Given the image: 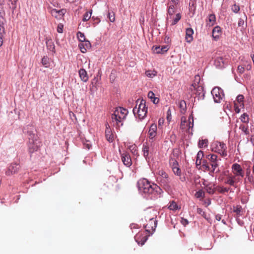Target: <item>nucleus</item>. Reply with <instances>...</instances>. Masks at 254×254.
Returning a JSON list of instances; mask_svg holds the SVG:
<instances>
[{"label": "nucleus", "instance_id": "1", "mask_svg": "<svg viewBox=\"0 0 254 254\" xmlns=\"http://www.w3.org/2000/svg\"><path fill=\"white\" fill-rule=\"evenodd\" d=\"M138 190L144 193L151 194L154 197H160L162 190L157 185L151 184L147 179H142L137 182Z\"/></svg>", "mask_w": 254, "mask_h": 254}, {"label": "nucleus", "instance_id": "2", "mask_svg": "<svg viewBox=\"0 0 254 254\" xmlns=\"http://www.w3.org/2000/svg\"><path fill=\"white\" fill-rule=\"evenodd\" d=\"M28 142L27 143L28 151L30 153L39 150L42 145L37 134L34 133L31 131H28Z\"/></svg>", "mask_w": 254, "mask_h": 254}, {"label": "nucleus", "instance_id": "3", "mask_svg": "<svg viewBox=\"0 0 254 254\" xmlns=\"http://www.w3.org/2000/svg\"><path fill=\"white\" fill-rule=\"evenodd\" d=\"M136 103V105L133 109V113L140 120H143L146 116L147 113V107L146 105V101L143 99L141 100L138 99Z\"/></svg>", "mask_w": 254, "mask_h": 254}, {"label": "nucleus", "instance_id": "4", "mask_svg": "<svg viewBox=\"0 0 254 254\" xmlns=\"http://www.w3.org/2000/svg\"><path fill=\"white\" fill-rule=\"evenodd\" d=\"M157 181L166 190L170 189V179L168 174L163 170L158 171Z\"/></svg>", "mask_w": 254, "mask_h": 254}, {"label": "nucleus", "instance_id": "5", "mask_svg": "<svg viewBox=\"0 0 254 254\" xmlns=\"http://www.w3.org/2000/svg\"><path fill=\"white\" fill-rule=\"evenodd\" d=\"M226 149V144L223 142L215 141L212 145V150L220 154L222 156H227Z\"/></svg>", "mask_w": 254, "mask_h": 254}, {"label": "nucleus", "instance_id": "6", "mask_svg": "<svg viewBox=\"0 0 254 254\" xmlns=\"http://www.w3.org/2000/svg\"><path fill=\"white\" fill-rule=\"evenodd\" d=\"M211 94L214 102L216 103H220L224 97L223 90L217 87H215L212 89Z\"/></svg>", "mask_w": 254, "mask_h": 254}, {"label": "nucleus", "instance_id": "7", "mask_svg": "<svg viewBox=\"0 0 254 254\" xmlns=\"http://www.w3.org/2000/svg\"><path fill=\"white\" fill-rule=\"evenodd\" d=\"M157 221L154 218L149 219L147 224L144 225L146 232L148 233V236L151 235L155 230L157 226Z\"/></svg>", "mask_w": 254, "mask_h": 254}, {"label": "nucleus", "instance_id": "8", "mask_svg": "<svg viewBox=\"0 0 254 254\" xmlns=\"http://www.w3.org/2000/svg\"><path fill=\"white\" fill-rule=\"evenodd\" d=\"M232 172L233 174V176L242 180L244 176V171L240 165L235 163L232 166Z\"/></svg>", "mask_w": 254, "mask_h": 254}, {"label": "nucleus", "instance_id": "9", "mask_svg": "<svg viewBox=\"0 0 254 254\" xmlns=\"http://www.w3.org/2000/svg\"><path fill=\"white\" fill-rule=\"evenodd\" d=\"M208 159L210 162V165L212 168V170L211 173H218L220 172L219 169L216 170V168L218 167V156L215 154H211L207 156Z\"/></svg>", "mask_w": 254, "mask_h": 254}, {"label": "nucleus", "instance_id": "10", "mask_svg": "<svg viewBox=\"0 0 254 254\" xmlns=\"http://www.w3.org/2000/svg\"><path fill=\"white\" fill-rule=\"evenodd\" d=\"M121 160L124 164L127 167H129L132 165V160L128 152L123 151L121 152L120 150Z\"/></svg>", "mask_w": 254, "mask_h": 254}, {"label": "nucleus", "instance_id": "11", "mask_svg": "<svg viewBox=\"0 0 254 254\" xmlns=\"http://www.w3.org/2000/svg\"><path fill=\"white\" fill-rule=\"evenodd\" d=\"M228 60L222 57H219L216 58L214 61V65L217 68H222L225 67L227 65Z\"/></svg>", "mask_w": 254, "mask_h": 254}, {"label": "nucleus", "instance_id": "12", "mask_svg": "<svg viewBox=\"0 0 254 254\" xmlns=\"http://www.w3.org/2000/svg\"><path fill=\"white\" fill-rule=\"evenodd\" d=\"M115 111V116H117V115L118 118L120 120H123V121L126 119L128 114V111L126 109L120 107L117 108Z\"/></svg>", "mask_w": 254, "mask_h": 254}, {"label": "nucleus", "instance_id": "13", "mask_svg": "<svg viewBox=\"0 0 254 254\" xmlns=\"http://www.w3.org/2000/svg\"><path fill=\"white\" fill-rule=\"evenodd\" d=\"M148 236V235H146L143 233H138L135 236L134 239L138 244L142 246L144 244L145 242L147 240Z\"/></svg>", "mask_w": 254, "mask_h": 254}, {"label": "nucleus", "instance_id": "14", "mask_svg": "<svg viewBox=\"0 0 254 254\" xmlns=\"http://www.w3.org/2000/svg\"><path fill=\"white\" fill-rule=\"evenodd\" d=\"M240 181H241V179L234 177L232 175H230L227 178L224 183L237 188L236 184Z\"/></svg>", "mask_w": 254, "mask_h": 254}, {"label": "nucleus", "instance_id": "15", "mask_svg": "<svg viewBox=\"0 0 254 254\" xmlns=\"http://www.w3.org/2000/svg\"><path fill=\"white\" fill-rule=\"evenodd\" d=\"M247 16L245 13L244 15L239 19L238 25L241 27V31L242 32L244 31L247 26Z\"/></svg>", "mask_w": 254, "mask_h": 254}, {"label": "nucleus", "instance_id": "16", "mask_svg": "<svg viewBox=\"0 0 254 254\" xmlns=\"http://www.w3.org/2000/svg\"><path fill=\"white\" fill-rule=\"evenodd\" d=\"M78 47L82 53H85L87 50L91 48V45L89 41L85 40L84 42H80Z\"/></svg>", "mask_w": 254, "mask_h": 254}, {"label": "nucleus", "instance_id": "17", "mask_svg": "<svg viewBox=\"0 0 254 254\" xmlns=\"http://www.w3.org/2000/svg\"><path fill=\"white\" fill-rule=\"evenodd\" d=\"M195 91V97L197 98L198 100L203 99L205 96V93L204 92L203 88L202 86L201 85H198L196 87Z\"/></svg>", "mask_w": 254, "mask_h": 254}, {"label": "nucleus", "instance_id": "18", "mask_svg": "<svg viewBox=\"0 0 254 254\" xmlns=\"http://www.w3.org/2000/svg\"><path fill=\"white\" fill-rule=\"evenodd\" d=\"M105 136L109 142H112L114 141V134L112 133L111 129L108 125H106V128L105 130Z\"/></svg>", "mask_w": 254, "mask_h": 254}, {"label": "nucleus", "instance_id": "19", "mask_svg": "<svg viewBox=\"0 0 254 254\" xmlns=\"http://www.w3.org/2000/svg\"><path fill=\"white\" fill-rule=\"evenodd\" d=\"M222 34L221 28L219 26H215L212 30V37L215 40H217Z\"/></svg>", "mask_w": 254, "mask_h": 254}, {"label": "nucleus", "instance_id": "20", "mask_svg": "<svg viewBox=\"0 0 254 254\" xmlns=\"http://www.w3.org/2000/svg\"><path fill=\"white\" fill-rule=\"evenodd\" d=\"M168 49V46H164L161 48L160 46H153L152 48L153 52L156 54H163L167 52Z\"/></svg>", "mask_w": 254, "mask_h": 254}, {"label": "nucleus", "instance_id": "21", "mask_svg": "<svg viewBox=\"0 0 254 254\" xmlns=\"http://www.w3.org/2000/svg\"><path fill=\"white\" fill-rule=\"evenodd\" d=\"M193 30L191 28L186 29V40L187 42L190 43L193 40L192 35Z\"/></svg>", "mask_w": 254, "mask_h": 254}, {"label": "nucleus", "instance_id": "22", "mask_svg": "<svg viewBox=\"0 0 254 254\" xmlns=\"http://www.w3.org/2000/svg\"><path fill=\"white\" fill-rule=\"evenodd\" d=\"M115 115V111H114V113L112 115V122L118 127H120V126H123V120H120L118 118V116Z\"/></svg>", "mask_w": 254, "mask_h": 254}, {"label": "nucleus", "instance_id": "23", "mask_svg": "<svg viewBox=\"0 0 254 254\" xmlns=\"http://www.w3.org/2000/svg\"><path fill=\"white\" fill-rule=\"evenodd\" d=\"M215 190L220 193H225V192H228L229 191L232 192H234L230 187H224L220 186H216L215 187Z\"/></svg>", "mask_w": 254, "mask_h": 254}, {"label": "nucleus", "instance_id": "24", "mask_svg": "<svg viewBox=\"0 0 254 254\" xmlns=\"http://www.w3.org/2000/svg\"><path fill=\"white\" fill-rule=\"evenodd\" d=\"M157 126L155 124L150 126L148 131V135L150 138H153L156 135Z\"/></svg>", "mask_w": 254, "mask_h": 254}, {"label": "nucleus", "instance_id": "25", "mask_svg": "<svg viewBox=\"0 0 254 254\" xmlns=\"http://www.w3.org/2000/svg\"><path fill=\"white\" fill-rule=\"evenodd\" d=\"M46 43L48 50L52 52L55 53V46L52 40L47 38Z\"/></svg>", "mask_w": 254, "mask_h": 254}, {"label": "nucleus", "instance_id": "26", "mask_svg": "<svg viewBox=\"0 0 254 254\" xmlns=\"http://www.w3.org/2000/svg\"><path fill=\"white\" fill-rule=\"evenodd\" d=\"M79 75L83 82H86L88 80L87 72L84 69L81 68L79 70Z\"/></svg>", "mask_w": 254, "mask_h": 254}, {"label": "nucleus", "instance_id": "27", "mask_svg": "<svg viewBox=\"0 0 254 254\" xmlns=\"http://www.w3.org/2000/svg\"><path fill=\"white\" fill-rule=\"evenodd\" d=\"M19 165L16 163H12L8 168V171L11 172V174H15L17 173L19 169Z\"/></svg>", "mask_w": 254, "mask_h": 254}, {"label": "nucleus", "instance_id": "28", "mask_svg": "<svg viewBox=\"0 0 254 254\" xmlns=\"http://www.w3.org/2000/svg\"><path fill=\"white\" fill-rule=\"evenodd\" d=\"M147 96L154 104H157L159 102V99L155 97V94L152 91H149Z\"/></svg>", "mask_w": 254, "mask_h": 254}, {"label": "nucleus", "instance_id": "29", "mask_svg": "<svg viewBox=\"0 0 254 254\" xmlns=\"http://www.w3.org/2000/svg\"><path fill=\"white\" fill-rule=\"evenodd\" d=\"M203 156V152L202 151H199L196 155V160L195 164L196 166L200 165L201 164V159Z\"/></svg>", "mask_w": 254, "mask_h": 254}, {"label": "nucleus", "instance_id": "30", "mask_svg": "<svg viewBox=\"0 0 254 254\" xmlns=\"http://www.w3.org/2000/svg\"><path fill=\"white\" fill-rule=\"evenodd\" d=\"M216 21L215 15L214 14H210L208 17L207 24L210 26H213Z\"/></svg>", "mask_w": 254, "mask_h": 254}, {"label": "nucleus", "instance_id": "31", "mask_svg": "<svg viewBox=\"0 0 254 254\" xmlns=\"http://www.w3.org/2000/svg\"><path fill=\"white\" fill-rule=\"evenodd\" d=\"M181 18V15L180 13H177L175 16L174 15L171 19H170L169 22H171L172 25H175Z\"/></svg>", "mask_w": 254, "mask_h": 254}, {"label": "nucleus", "instance_id": "32", "mask_svg": "<svg viewBox=\"0 0 254 254\" xmlns=\"http://www.w3.org/2000/svg\"><path fill=\"white\" fill-rule=\"evenodd\" d=\"M233 211L236 213L238 216L242 215L243 208L240 205H237L233 206Z\"/></svg>", "mask_w": 254, "mask_h": 254}, {"label": "nucleus", "instance_id": "33", "mask_svg": "<svg viewBox=\"0 0 254 254\" xmlns=\"http://www.w3.org/2000/svg\"><path fill=\"white\" fill-rule=\"evenodd\" d=\"M175 12V9H169L168 8L167 10V16L166 18L167 22L168 23L169 22L170 19H171L174 16V14Z\"/></svg>", "mask_w": 254, "mask_h": 254}, {"label": "nucleus", "instance_id": "34", "mask_svg": "<svg viewBox=\"0 0 254 254\" xmlns=\"http://www.w3.org/2000/svg\"><path fill=\"white\" fill-rule=\"evenodd\" d=\"M180 128L183 130L188 129V122L186 121V118L185 117L181 118Z\"/></svg>", "mask_w": 254, "mask_h": 254}, {"label": "nucleus", "instance_id": "35", "mask_svg": "<svg viewBox=\"0 0 254 254\" xmlns=\"http://www.w3.org/2000/svg\"><path fill=\"white\" fill-rule=\"evenodd\" d=\"M168 208L171 210L175 211L180 209V207H179V206L175 201H172L169 203Z\"/></svg>", "mask_w": 254, "mask_h": 254}, {"label": "nucleus", "instance_id": "36", "mask_svg": "<svg viewBox=\"0 0 254 254\" xmlns=\"http://www.w3.org/2000/svg\"><path fill=\"white\" fill-rule=\"evenodd\" d=\"M179 108L181 110V112L182 113H185L186 109H187V106L186 102L184 100H181L180 102L179 103Z\"/></svg>", "mask_w": 254, "mask_h": 254}, {"label": "nucleus", "instance_id": "37", "mask_svg": "<svg viewBox=\"0 0 254 254\" xmlns=\"http://www.w3.org/2000/svg\"><path fill=\"white\" fill-rule=\"evenodd\" d=\"M142 150L143 152V155L146 158L149 155V146L147 143L143 144Z\"/></svg>", "mask_w": 254, "mask_h": 254}, {"label": "nucleus", "instance_id": "38", "mask_svg": "<svg viewBox=\"0 0 254 254\" xmlns=\"http://www.w3.org/2000/svg\"><path fill=\"white\" fill-rule=\"evenodd\" d=\"M5 4L4 0H0V16L3 17L5 15L4 5Z\"/></svg>", "mask_w": 254, "mask_h": 254}, {"label": "nucleus", "instance_id": "39", "mask_svg": "<svg viewBox=\"0 0 254 254\" xmlns=\"http://www.w3.org/2000/svg\"><path fill=\"white\" fill-rule=\"evenodd\" d=\"M239 128L242 130V131L244 132V133L246 135H249L250 131L248 129V126H245L243 124H242L240 126Z\"/></svg>", "mask_w": 254, "mask_h": 254}, {"label": "nucleus", "instance_id": "40", "mask_svg": "<svg viewBox=\"0 0 254 254\" xmlns=\"http://www.w3.org/2000/svg\"><path fill=\"white\" fill-rule=\"evenodd\" d=\"M169 164L171 166L172 169L173 168V167H176L178 166H179L178 163L177 161L173 158H170L169 159Z\"/></svg>", "mask_w": 254, "mask_h": 254}, {"label": "nucleus", "instance_id": "41", "mask_svg": "<svg viewBox=\"0 0 254 254\" xmlns=\"http://www.w3.org/2000/svg\"><path fill=\"white\" fill-rule=\"evenodd\" d=\"M208 140L207 139H202L201 140H199L198 142V146L199 148H203L207 146L208 145Z\"/></svg>", "mask_w": 254, "mask_h": 254}, {"label": "nucleus", "instance_id": "42", "mask_svg": "<svg viewBox=\"0 0 254 254\" xmlns=\"http://www.w3.org/2000/svg\"><path fill=\"white\" fill-rule=\"evenodd\" d=\"M241 121L244 123H248L249 122V116L247 113H244L240 117Z\"/></svg>", "mask_w": 254, "mask_h": 254}, {"label": "nucleus", "instance_id": "43", "mask_svg": "<svg viewBox=\"0 0 254 254\" xmlns=\"http://www.w3.org/2000/svg\"><path fill=\"white\" fill-rule=\"evenodd\" d=\"M92 10H90L89 12H86L83 15L82 20L83 21H87L90 19L91 16Z\"/></svg>", "mask_w": 254, "mask_h": 254}, {"label": "nucleus", "instance_id": "44", "mask_svg": "<svg viewBox=\"0 0 254 254\" xmlns=\"http://www.w3.org/2000/svg\"><path fill=\"white\" fill-rule=\"evenodd\" d=\"M42 64L46 67H48L50 65L49 59L48 57H44L42 59Z\"/></svg>", "mask_w": 254, "mask_h": 254}, {"label": "nucleus", "instance_id": "45", "mask_svg": "<svg viewBox=\"0 0 254 254\" xmlns=\"http://www.w3.org/2000/svg\"><path fill=\"white\" fill-rule=\"evenodd\" d=\"M146 75L150 78H153L157 74V72L155 70H147L145 72Z\"/></svg>", "mask_w": 254, "mask_h": 254}, {"label": "nucleus", "instance_id": "46", "mask_svg": "<svg viewBox=\"0 0 254 254\" xmlns=\"http://www.w3.org/2000/svg\"><path fill=\"white\" fill-rule=\"evenodd\" d=\"M77 37L80 42H84L86 40L84 33L81 32H77Z\"/></svg>", "mask_w": 254, "mask_h": 254}, {"label": "nucleus", "instance_id": "47", "mask_svg": "<svg viewBox=\"0 0 254 254\" xmlns=\"http://www.w3.org/2000/svg\"><path fill=\"white\" fill-rule=\"evenodd\" d=\"M193 127V119L191 116H190L188 119V129L192 128Z\"/></svg>", "mask_w": 254, "mask_h": 254}, {"label": "nucleus", "instance_id": "48", "mask_svg": "<svg viewBox=\"0 0 254 254\" xmlns=\"http://www.w3.org/2000/svg\"><path fill=\"white\" fill-rule=\"evenodd\" d=\"M204 192L202 190H199L198 191H196L195 194V196L198 198H203L204 197Z\"/></svg>", "mask_w": 254, "mask_h": 254}, {"label": "nucleus", "instance_id": "49", "mask_svg": "<svg viewBox=\"0 0 254 254\" xmlns=\"http://www.w3.org/2000/svg\"><path fill=\"white\" fill-rule=\"evenodd\" d=\"M172 171L176 175L178 176H180L181 175V170L179 167V166L175 168L173 167V168L172 169Z\"/></svg>", "mask_w": 254, "mask_h": 254}, {"label": "nucleus", "instance_id": "50", "mask_svg": "<svg viewBox=\"0 0 254 254\" xmlns=\"http://www.w3.org/2000/svg\"><path fill=\"white\" fill-rule=\"evenodd\" d=\"M206 191L209 194H213L215 191V188H213L212 186H206Z\"/></svg>", "mask_w": 254, "mask_h": 254}, {"label": "nucleus", "instance_id": "51", "mask_svg": "<svg viewBox=\"0 0 254 254\" xmlns=\"http://www.w3.org/2000/svg\"><path fill=\"white\" fill-rule=\"evenodd\" d=\"M108 17L109 18V20L111 22H113L115 20V13L113 12L112 13L108 12Z\"/></svg>", "mask_w": 254, "mask_h": 254}, {"label": "nucleus", "instance_id": "52", "mask_svg": "<svg viewBox=\"0 0 254 254\" xmlns=\"http://www.w3.org/2000/svg\"><path fill=\"white\" fill-rule=\"evenodd\" d=\"M232 10L235 13H238L240 11V6L236 4H234L232 6Z\"/></svg>", "mask_w": 254, "mask_h": 254}, {"label": "nucleus", "instance_id": "53", "mask_svg": "<svg viewBox=\"0 0 254 254\" xmlns=\"http://www.w3.org/2000/svg\"><path fill=\"white\" fill-rule=\"evenodd\" d=\"M129 149L130 151L134 155L137 154V147L135 145H131L129 147Z\"/></svg>", "mask_w": 254, "mask_h": 254}, {"label": "nucleus", "instance_id": "54", "mask_svg": "<svg viewBox=\"0 0 254 254\" xmlns=\"http://www.w3.org/2000/svg\"><path fill=\"white\" fill-rule=\"evenodd\" d=\"M17 0H9V2H11V4L12 5V6L11 7V6H10V7L13 9H15V8H16V1H17ZM8 4L9 5H10V3H9Z\"/></svg>", "mask_w": 254, "mask_h": 254}, {"label": "nucleus", "instance_id": "55", "mask_svg": "<svg viewBox=\"0 0 254 254\" xmlns=\"http://www.w3.org/2000/svg\"><path fill=\"white\" fill-rule=\"evenodd\" d=\"M178 4H175L173 3L172 2H171L170 1H168V8L169 9H175L176 8V7L177 6Z\"/></svg>", "mask_w": 254, "mask_h": 254}, {"label": "nucleus", "instance_id": "56", "mask_svg": "<svg viewBox=\"0 0 254 254\" xmlns=\"http://www.w3.org/2000/svg\"><path fill=\"white\" fill-rule=\"evenodd\" d=\"M244 96L243 95H239L237 97V100L238 102L241 103L243 102Z\"/></svg>", "mask_w": 254, "mask_h": 254}, {"label": "nucleus", "instance_id": "57", "mask_svg": "<svg viewBox=\"0 0 254 254\" xmlns=\"http://www.w3.org/2000/svg\"><path fill=\"white\" fill-rule=\"evenodd\" d=\"M63 25L62 24H58V27H57L58 32H59L60 33H63Z\"/></svg>", "mask_w": 254, "mask_h": 254}, {"label": "nucleus", "instance_id": "58", "mask_svg": "<svg viewBox=\"0 0 254 254\" xmlns=\"http://www.w3.org/2000/svg\"><path fill=\"white\" fill-rule=\"evenodd\" d=\"M238 71L241 74L243 73L245 71V68L243 66L239 65L238 67Z\"/></svg>", "mask_w": 254, "mask_h": 254}, {"label": "nucleus", "instance_id": "59", "mask_svg": "<svg viewBox=\"0 0 254 254\" xmlns=\"http://www.w3.org/2000/svg\"><path fill=\"white\" fill-rule=\"evenodd\" d=\"M197 212L200 214L201 215L203 216L205 214V212L203 211V210H202V209L200 208H198L197 209Z\"/></svg>", "mask_w": 254, "mask_h": 254}, {"label": "nucleus", "instance_id": "60", "mask_svg": "<svg viewBox=\"0 0 254 254\" xmlns=\"http://www.w3.org/2000/svg\"><path fill=\"white\" fill-rule=\"evenodd\" d=\"M171 111L169 109L167 112V119L168 121H170L171 118Z\"/></svg>", "mask_w": 254, "mask_h": 254}, {"label": "nucleus", "instance_id": "61", "mask_svg": "<svg viewBox=\"0 0 254 254\" xmlns=\"http://www.w3.org/2000/svg\"><path fill=\"white\" fill-rule=\"evenodd\" d=\"M194 78V81H196L197 83H198L200 80V76L198 75H195Z\"/></svg>", "mask_w": 254, "mask_h": 254}, {"label": "nucleus", "instance_id": "62", "mask_svg": "<svg viewBox=\"0 0 254 254\" xmlns=\"http://www.w3.org/2000/svg\"><path fill=\"white\" fill-rule=\"evenodd\" d=\"M182 223L184 226H186V225H187L189 223V222H188V220L183 218V219H182Z\"/></svg>", "mask_w": 254, "mask_h": 254}, {"label": "nucleus", "instance_id": "63", "mask_svg": "<svg viewBox=\"0 0 254 254\" xmlns=\"http://www.w3.org/2000/svg\"><path fill=\"white\" fill-rule=\"evenodd\" d=\"M169 1L172 2L175 4H178L179 3V0H168Z\"/></svg>", "mask_w": 254, "mask_h": 254}, {"label": "nucleus", "instance_id": "64", "mask_svg": "<svg viewBox=\"0 0 254 254\" xmlns=\"http://www.w3.org/2000/svg\"><path fill=\"white\" fill-rule=\"evenodd\" d=\"M215 219L218 221H220L221 219V215L220 214H217L215 216Z\"/></svg>", "mask_w": 254, "mask_h": 254}]
</instances>
